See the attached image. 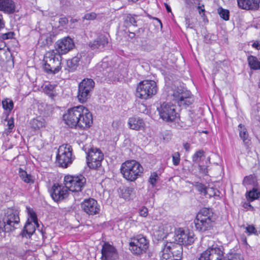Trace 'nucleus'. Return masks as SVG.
<instances>
[{"instance_id": "473e14b6", "label": "nucleus", "mask_w": 260, "mask_h": 260, "mask_svg": "<svg viewBox=\"0 0 260 260\" xmlns=\"http://www.w3.org/2000/svg\"><path fill=\"white\" fill-rule=\"evenodd\" d=\"M244 186L252 185L255 186L257 185V179L255 176L250 175L244 177L243 181Z\"/></svg>"}, {"instance_id": "de8ad7c7", "label": "nucleus", "mask_w": 260, "mask_h": 260, "mask_svg": "<svg viewBox=\"0 0 260 260\" xmlns=\"http://www.w3.org/2000/svg\"><path fill=\"white\" fill-rule=\"evenodd\" d=\"M173 162L174 166H178L180 163V153L178 152L174 153L172 155Z\"/></svg>"}, {"instance_id": "1a4fd4ad", "label": "nucleus", "mask_w": 260, "mask_h": 260, "mask_svg": "<svg viewBox=\"0 0 260 260\" xmlns=\"http://www.w3.org/2000/svg\"><path fill=\"white\" fill-rule=\"evenodd\" d=\"M94 86V81L90 78H85L79 83L77 98L80 103H84L90 99Z\"/></svg>"}, {"instance_id": "7ed1b4c3", "label": "nucleus", "mask_w": 260, "mask_h": 260, "mask_svg": "<svg viewBox=\"0 0 260 260\" xmlns=\"http://www.w3.org/2000/svg\"><path fill=\"white\" fill-rule=\"evenodd\" d=\"M170 94L172 96V100L180 107L186 108L194 102L191 92L177 83L171 87Z\"/></svg>"}, {"instance_id": "864d4df0", "label": "nucleus", "mask_w": 260, "mask_h": 260, "mask_svg": "<svg viewBox=\"0 0 260 260\" xmlns=\"http://www.w3.org/2000/svg\"><path fill=\"white\" fill-rule=\"evenodd\" d=\"M228 260H244L240 254H235L231 258H228Z\"/></svg>"}, {"instance_id": "0eeeda50", "label": "nucleus", "mask_w": 260, "mask_h": 260, "mask_svg": "<svg viewBox=\"0 0 260 260\" xmlns=\"http://www.w3.org/2000/svg\"><path fill=\"white\" fill-rule=\"evenodd\" d=\"M157 91L156 83L153 80H143L137 85L136 95L137 97L147 100L155 95Z\"/></svg>"}, {"instance_id": "39448f33", "label": "nucleus", "mask_w": 260, "mask_h": 260, "mask_svg": "<svg viewBox=\"0 0 260 260\" xmlns=\"http://www.w3.org/2000/svg\"><path fill=\"white\" fill-rule=\"evenodd\" d=\"M166 243L163 242L161 249V260H181L183 254V247L175 241L169 240Z\"/></svg>"}, {"instance_id": "09e8293b", "label": "nucleus", "mask_w": 260, "mask_h": 260, "mask_svg": "<svg viewBox=\"0 0 260 260\" xmlns=\"http://www.w3.org/2000/svg\"><path fill=\"white\" fill-rule=\"evenodd\" d=\"M13 35H14V33L12 32H9L7 33H5V34H2V38L4 40L11 39V38H13Z\"/></svg>"}, {"instance_id": "6ab92c4d", "label": "nucleus", "mask_w": 260, "mask_h": 260, "mask_svg": "<svg viewBox=\"0 0 260 260\" xmlns=\"http://www.w3.org/2000/svg\"><path fill=\"white\" fill-rule=\"evenodd\" d=\"M50 194L54 201L58 202L68 197V191L66 187L54 184L50 190Z\"/></svg>"}, {"instance_id": "bf43d9fd", "label": "nucleus", "mask_w": 260, "mask_h": 260, "mask_svg": "<svg viewBox=\"0 0 260 260\" xmlns=\"http://www.w3.org/2000/svg\"><path fill=\"white\" fill-rule=\"evenodd\" d=\"M209 38V35H207L204 37V41L206 43H210V39Z\"/></svg>"}, {"instance_id": "4c0bfd02", "label": "nucleus", "mask_w": 260, "mask_h": 260, "mask_svg": "<svg viewBox=\"0 0 260 260\" xmlns=\"http://www.w3.org/2000/svg\"><path fill=\"white\" fill-rule=\"evenodd\" d=\"M2 105L5 110L11 111L14 107L13 102L10 100L7 99L2 101Z\"/></svg>"}, {"instance_id": "6e6d98bb", "label": "nucleus", "mask_w": 260, "mask_h": 260, "mask_svg": "<svg viewBox=\"0 0 260 260\" xmlns=\"http://www.w3.org/2000/svg\"><path fill=\"white\" fill-rule=\"evenodd\" d=\"M252 46L253 48H256L257 50H260V42L258 41H255L253 42V43L252 44Z\"/></svg>"}, {"instance_id": "dca6fc26", "label": "nucleus", "mask_w": 260, "mask_h": 260, "mask_svg": "<svg viewBox=\"0 0 260 260\" xmlns=\"http://www.w3.org/2000/svg\"><path fill=\"white\" fill-rule=\"evenodd\" d=\"M82 209L89 215H93L99 213L100 206L98 202L92 198L85 200L81 204Z\"/></svg>"}, {"instance_id": "a18cd8bd", "label": "nucleus", "mask_w": 260, "mask_h": 260, "mask_svg": "<svg viewBox=\"0 0 260 260\" xmlns=\"http://www.w3.org/2000/svg\"><path fill=\"white\" fill-rule=\"evenodd\" d=\"M246 233H247L248 235L251 234H254L255 235H258L257 230L253 225H248L246 228Z\"/></svg>"}, {"instance_id": "5fc2aeb1", "label": "nucleus", "mask_w": 260, "mask_h": 260, "mask_svg": "<svg viewBox=\"0 0 260 260\" xmlns=\"http://www.w3.org/2000/svg\"><path fill=\"white\" fill-rule=\"evenodd\" d=\"M185 24L187 28H193V26L192 25L191 23H190V20L189 18H185Z\"/></svg>"}, {"instance_id": "4be33fe9", "label": "nucleus", "mask_w": 260, "mask_h": 260, "mask_svg": "<svg viewBox=\"0 0 260 260\" xmlns=\"http://www.w3.org/2000/svg\"><path fill=\"white\" fill-rule=\"evenodd\" d=\"M173 227L170 224L162 225L159 226L154 235L157 237L158 240H164L171 236L174 237L175 234L173 233Z\"/></svg>"}, {"instance_id": "20e7f679", "label": "nucleus", "mask_w": 260, "mask_h": 260, "mask_svg": "<svg viewBox=\"0 0 260 260\" xmlns=\"http://www.w3.org/2000/svg\"><path fill=\"white\" fill-rule=\"evenodd\" d=\"M120 172L126 180L133 182L142 175L143 168L138 161L129 160L122 164Z\"/></svg>"}, {"instance_id": "412c9836", "label": "nucleus", "mask_w": 260, "mask_h": 260, "mask_svg": "<svg viewBox=\"0 0 260 260\" xmlns=\"http://www.w3.org/2000/svg\"><path fill=\"white\" fill-rule=\"evenodd\" d=\"M108 45V38L105 35H100L95 40L89 44V46L92 50L104 51Z\"/></svg>"}, {"instance_id": "f257e3e1", "label": "nucleus", "mask_w": 260, "mask_h": 260, "mask_svg": "<svg viewBox=\"0 0 260 260\" xmlns=\"http://www.w3.org/2000/svg\"><path fill=\"white\" fill-rule=\"evenodd\" d=\"M63 120L71 128L86 129L92 123V116L84 106L80 105L69 109L63 114Z\"/></svg>"}, {"instance_id": "2eb2a0df", "label": "nucleus", "mask_w": 260, "mask_h": 260, "mask_svg": "<svg viewBox=\"0 0 260 260\" xmlns=\"http://www.w3.org/2000/svg\"><path fill=\"white\" fill-rule=\"evenodd\" d=\"M174 241L181 246L189 245L193 243L194 234L189 231L178 230L174 235Z\"/></svg>"}, {"instance_id": "b1692460", "label": "nucleus", "mask_w": 260, "mask_h": 260, "mask_svg": "<svg viewBox=\"0 0 260 260\" xmlns=\"http://www.w3.org/2000/svg\"><path fill=\"white\" fill-rule=\"evenodd\" d=\"M0 11L8 14H13L16 12V5L12 0H0Z\"/></svg>"}, {"instance_id": "4d7b16f0", "label": "nucleus", "mask_w": 260, "mask_h": 260, "mask_svg": "<svg viewBox=\"0 0 260 260\" xmlns=\"http://www.w3.org/2000/svg\"><path fill=\"white\" fill-rule=\"evenodd\" d=\"M120 124V122L119 121H114L112 123V126L114 128H117L119 125Z\"/></svg>"}, {"instance_id": "9b49d317", "label": "nucleus", "mask_w": 260, "mask_h": 260, "mask_svg": "<svg viewBox=\"0 0 260 260\" xmlns=\"http://www.w3.org/2000/svg\"><path fill=\"white\" fill-rule=\"evenodd\" d=\"M157 110L160 118L166 122L174 121L177 117L176 106L172 104L164 103Z\"/></svg>"}, {"instance_id": "8fccbe9b", "label": "nucleus", "mask_w": 260, "mask_h": 260, "mask_svg": "<svg viewBox=\"0 0 260 260\" xmlns=\"http://www.w3.org/2000/svg\"><path fill=\"white\" fill-rule=\"evenodd\" d=\"M243 207L245 209L247 210H249L251 211H253L254 210V207L250 204L249 202H245L243 204Z\"/></svg>"}, {"instance_id": "4468645a", "label": "nucleus", "mask_w": 260, "mask_h": 260, "mask_svg": "<svg viewBox=\"0 0 260 260\" xmlns=\"http://www.w3.org/2000/svg\"><path fill=\"white\" fill-rule=\"evenodd\" d=\"M75 47L72 39L67 37L57 41L55 44V52L61 55L65 54L72 50Z\"/></svg>"}, {"instance_id": "ddd939ff", "label": "nucleus", "mask_w": 260, "mask_h": 260, "mask_svg": "<svg viewBox=\"0 0 260 260\" xmlns=\"http://www.w3.org/2000/svg\"><path fill=\"white\" fill-rule=\"evenodd\" d=\"M87 164L91 169H96L101 166L104 154L101 150L96 148H91L87 152Z\"/></svg>"}, {"instance_id": "603ef678", "label": "nucleus", "mask_w": 260, "mask_h": 260, "mask_svg": "<svg viewBox=\"0 0 260 260\" xmlns=\"http://www.w3.org/2000/svg\"><path fill=\"white\" fill-rule=\"evenodd\" d=\"M148 210L146 208H143L140 211V214L141 216L146 217L147 215Z\"/></svg>"}, {"instance_id": "a211bd4d", "label": "nucleus", "mask_w": 260, "mask_h": 260, "mask_svg": "<svg viewBox=\"0 0 260 260\" xmlns=\"http://www.w3.org/2000/svg\"><path fill=\"white\" fill-rule=\"evenodd\" d=\"M101 252L102 260H115L118 257L116 248L107 242L103 244Z\"/></svg>"}, {"instance_id": "ea45409f", "label": "nucleus", "mask_w": 260, "mask_h": 260, "mask_svg": "<svg viewBox=\"0 0 260 260\" xmlns=\"http://www.w3.org/2000/svg\"><path fill=\"white\" fill-rule=\"evenodd\" d=\"M204 151L203 150H200L197 151L192 156V161L196 164L199 163L201 157L204 155Z\"/></svg>"}, {"instance_id": "9d476101", "label": "nucleus", "mask_w": 260, "mask_h": 260, "mask_svg": "<svg viewBox=\"0 0 260 260\" xmlns=\"http://www.w3.org/2000/svg\"><path fill=\"white\" fill-rule=\"evenodd\" d=\"M86 179L83 175H67L64 177L66 187L73 192L81 191L86 183Z\"/></svg>"}, {"instance_id": "5701e85b", "label": "nucleus", "mask_w": 260, "mask_h": 260, "mask_svg": "<svg viewBox=\"0 0 260 260\" xmlns=\"http://www.w3.org/2000/svg\"><path fill=\"white\" fill-rule=\"evenodd\" d=\"M237 2L242 9L256 11L259 8L260 0H237Z\"/></svg>"}, {"instance_id": "e2e57ef3", "label": "nucleus", "mask_w": 260, "mask_h": 260, "mask_svg": "<svg viewBox=\"0 0 260 260\" xmlns=\"http://www.w3.org/2000/svg\"><path fill=\"white\" fill-rule=\"evenodd\" d=\"M165 7H166V10H167V12H171V7L166 3L165 4Z\"/></svg>"}, {"instance_id": "13d9d810", "label": "nucleus", "mask_w": 260, "mask_h": 260, "mask_svg": "<svg viewBox=\"0 0 260 260\" xmlns=\"http://www.w3.org/2000/svg\"><path fill=\"white\" fill-rule=\"evenodd\" d=\"M183 147L186 151H188L190 149V144L188 143H184Z\"/></svg>"}, {"instance_id": "49530a36", "label": "nucleus", "mask_w": 260, "mask_h": 260, "mask_svg": "<svg viewBox=\"0 0 260 260\" xmlns=\"http://www.w3.org/2000/svg\"><path fill=\"white\" fill-rule=\"evenodd\" d=\"M97 17V14L94 12H91L85 14L83 17V19L87 20H94Z\"/></svg>"}, {"instance_id": "58836bf2", "label": "nucleus", "mask_w": 260, "mask_h": 260, "mask_svg": "<svg viewBox=\"0 0 260 260\" xmlns=\"http://www.w3.org/2000/svg\"><path fill=\"white\" fill-rule=\"evenodd\" d=\"M7 126L8 128L5 129L4 133L8 135L12 132L14 127V118L13 117H11L7 120Z\"/></svg>"}, {"instance_id": "2f4dec72", "label": "nucleus", "mask_w": 260, "mask_h": 260, "mask_svg": "<svg viewBox=\"0 0 260 260\" xmlns=\"http://www.w3.org/2000/svg\"><path fill=\"white\" fill-rule=\"evenodd\" d=\"M246 197L249 201L252 202L259 198L260 191L253 187L252 190L246 192Z\"/></svg>"}, {"instance_id": "f03ea898", "label": "nucleus", "mask_w": 260, "mask_h": 260, "mask_svg": "<svg viewBox=\"0 0 260 260\" xmlns=\"http://www.w3.org/2000/svg\"><path fill=\"white\" fill-rule=\"evenodd\" d=\"M215 219L212 209L202 208L194 220L196 230L201 233H205L211 230L213 228Z\"/></svg>"}, {"instance_id": "c85d7f7f", "label": "nucleus", "mask_w": 260, "mask_h": 260, "mask_svg": "<svg viewBox=\"0 0 260 260\" xmlns=\"http://www.w3.org/2000/svg\"><path fill=\"white\" fill-rule=\"evenodd\" d=\"M248 66L253 70H260V61L256 56L250 55L247 58Z\"/></svg>"}, {"instance_id": "7c9ffc66", "label": "nucleus", "mask_w": 260, "mask_h": 260, "mask_svg": "<svg viewBox=\"0 0 260 260\" xmlns=\"http://www.w3.org/2000/svg\"><path fill=\"white\" fill-rule=\"evenodd\" d=\"M238 131L239 132V136L240 138L243 140L245 144H246L249 141V135L247 129L245 126L242 124H240L238 125Z\"/></svg>"}, {"instance_id": "0e129e2a", "label": "nucleus", "mask_w": 260, "mask_h": 260, "mask_svg": "<svg viewBox=\"0 0 260 260\" xmlns=\"http://www.w3.org/2000/svg\"><path fill=\"white\" fill-rule=\"evenodd\" d=\"M135 35H136L135 33L132 32H129V34H128V37L130 38L133 39V38H135Z\"/></svg>"}, {"instance_id": "774afa93", "label": "nucleus", "mask_w": 260, "mask_h": 260, "mask_svg": "<svg viewBox=\"0 0 260 260\" xmlns=\"http://www.w3.org/2000/svg\"><path fill=\"white\" fill-rule=\"evenodd\" d=\"M213 196H216V192H214Z\"/></svg>"}, {"instance_id": "bb28decb", "label": "nucleus", "mask_w": 260, "mask_h": 260, "mask_svg": "<svg viewBox=\"0 0 260 260\" xmlns=\"http://www.w3.org/2000/svg\"><path fill=\"white\" fill-rule=\"evenodd\" d=\"M35 227L34 224L31 223V221H29L28 220L26 221L25 225L23 228V230L21 232L20 235L22 237H27V235L28 237H30V236L35 232Z\"/></svg>"}, {"instance_id": "052dcab7", "label": "nucleus", "mask_w": 260, "mask_h": 260, "mask_svg": "<svg viewBox=\"0 0 260 260\" xmlns=\"http://www.w3.org/2000/svg\"><path fill=\"white\" fill-rule=\"evenodd\" d=\"M200 170L202 171L204 173H206L207 172V168L205 167H203L201 166H199Z\"/></svg>"}, {"instance_id": "cd10ccee", "label": "nucleus", "mask_w": 260, "mask_h": 260, "mask_svg": "<svg viewBox=\"0 0 260 260\" xmlns=\"http://www.w3.org/2000/svg\"><path fill=\"white\" fill-rule=\"evenodd\" d=\"M31 127L37 129L44 127L45 126V120L41 116L37 117L32 119L30 122Z\"/></svg>"}, {"instance_id": "c756f323", "label": "nucleus", "mask_w": 260, "mask_h": 260, "mask_svg": "<svg viewBox=\"0 0 260 260\" xmlns=\"http://www.w3.org/2000/svg\"><path fill=\"white\" fill-rule=\"evenodd\" d=\"M52 42V35L49 33L42 35L39 40V44L42 47L48 46L51 44Z\"/></svg>"}, {"instance_id": "3c124183", "label": "nucleus", "mask_w": 260, "mask_h": 260, "mask_svg": "<svg viewBox=\"0 0 260 260\" xmlns=\"http://www.w3.org/2000/svg\"><path fill=\"white\" fill-rule=\"evenodd\" d=\"M59 22L61 25H64L68 22V20L66 17H62L59 19Z\"/></svg>"}, {"instance_id": "a878e982", "label": "nucleus", "mask_w": 260, "mask_h": 260, "mask_svg": "<svg viewBox=\"0 0 260 260\" xmlns=\"http://www.w3.org/2000/svg\"><path fill=\"white\" fill-rule=\"evenodd\" d=\"M85 57V53L78 54L76 56L73 57L71 59L68 60L67 62L68 70L69 72L74 71L79 65V61L83 60Z\"/></svg>"}, {"instance_id": "aec40b11", "label": "nucleus", "mask_w": 260, "mask_h": 260, "mask_svg": "<svg viewBox=\"0 0 260 260\" xmlns=\"http://www.w3.org/2000/svg\"><path fill=\"white\" fill-rule=\"evenodd\" d=\"M95 72L98 77L104 76L112 78L113 69L108 62L102 61L96 66Z\"/></svg>"}, {"instance_id": "37998d69", "label": "nucleus", "mask_w": 260, "mask_h": 260, "mask_svg": "<svg viewBox=\"0 0 260 260\" xmlns=\"http://www.w3.org/2000/svg\"><path fill=\"white\" fill-rule=\"evenodd\" d=\"M159 177L156 173H153L149 177V182L152 185V187H154L158 180Z\"/></svg>"}, {"instance_id": "c03bdc74", "label": "nucleus", "mask_w": 260, "mask_h": 260, "mask_svg": "<svg viewBox=\"0 0 260 260\" xmlns=\"http://www.w3.org/2000/svg\"><path fill=\"white\" fill-rule=\"evenodd\" d=\"M208 248L200 254L199 260H211Z\"/></svg>"}, {"instance_id": "e433bc0d", "label": "nucleus", "mask_w": 260, "mask_h": 260, "mask_svg": "<svg viewBox=\"0 0 260 260\" xmlns=\"http://www.w3.org/2000/svg\"><path fill=\"white\" fill-rule=\"evenodd\" d=\"M218 13L220 17L223 20L226 21L229 20L230 12L228 10L220 7L218 9Z\"/></svg>"}, {"instance_id": "79ce46f5", "label": "nucleus", "mask_w": 260, "mask_h": 260, "mask_svg": "<svg viewBox=\"0 0 260 260\" xmlns=\"http://www.w3.org/2000/svg\"><path fill=\"white\" fill-rule=\"evenodd\" d=\"M125 22L127 24V25H134L135 26H137V21L135 18L130 14L126 16L125 19Z\"/></svg>"}, {"instance_id": "f8f14e48", "label": "nucleus", "mask_w": 260, "mask_h": 260, "mask_svg": "<svg viewBox=\"0 0 260 260\" xmlns=\"http://www.w3.org/2000/svg\"><path fill=\"white\" fill-rule=\"evenodd\" d=\"M72 148L71 146H60L56 156V161L59 166L66 168L72 164L73 158Z\"/></svg>"}, {"instance_id": "c9c22d12", "label": "nucleus", "mask_w": 260, "mask_h": 260, "mask_svg": "<svg viewBox=\"0 0 260 260\" xmlns=\"http://www.w3.org/2000/svg\"><path fill=\"white\" fill-rule=\"evenodd\" d=\"M55 85L48 84L46 85L43 89L44 92L49 97L53 98L55 96Z\"/></svg>"}, {"instance_id": "f3484780", "label": "nucleus", "mask_w": 260, "mask_h": 260, "mask_svg": "<svg viewBox=\"0 0 260 260\" xmlns=\"http://www.w3.org/2000/svg\"><path fill=\"white\" fill-rule=\"evenodd\" d=\"M208 248L211 260H228L223 256V247L220 242H214Z\"/></svg>"}, {"instance_id": "338daca9", "label": "nucleus", "mask_w": 260, "mask_h": 260, "mask_svg": "<svg viewBox=\"0 0 260 260\" xmlns=\"http://www.w3.org/2000/svg\"><path fill=\"white\" fill-rule=\"evenodd\" d=\"M258 87H259V88H260V79H259V80L258 82Z\"/></svg>"}, {"instance_id": "393cba45", "label": "nucleus", "mask_w": 260, "mask_h": 260, "mask_svg": "<svg viewBox=\"0 0 260 260\" xmlns=\"http://www.w3.org/2000/svg\"><path fill=\"white\" fill-rule=\"evenodd\" d=\"M128 124L131 129L139 131L143 129L145 127L144 120L139 117L133 116L129 118Z\"/></svg>"}, {"instance_id": "680f3d73", "label": "nucleus", "mask_w": 260, "mask_h": 260, "mask_svg": "<svg viewBox=\"0 0 260 260\" xmlns=\"http://www.w3.org/2000/svg\"><path fill=\"white\" fill-rule=\"evenodd\" d=\"M202 7H204V5H202V6H199L198 7V10L199 11L200 14H201V12H205V9H202Z\"/></svg>"}, {"instance_id": "a19ab883", "label": "nucleus", "mask_w": 260, "mask_h": 260, "mask_svg": "<svg viewBox=\"0 0 260 260\" xmlns=\"http://www.w3.org/2000/svg\"><path fill=\"white\" fill-rule=\"evenodd\" d=\"M27 209L28 211L29 217L31 218L32 221L34 222V223L38 227L39 224L36 213L33 211L32 209L29 208H27Z\"/></svg>"}, {"instance_id": "6e6552de", "label": "nucleus", "mask_w": 260, "mask_h": 260, "mask_svg": "<svg viewBox=\"0 0 260 260\" xmlns=\"http://www.w3.org/2000/svg\"><path fill=\"white\" fill-rule=\"evenodd\" d=\"M129 246L133 254L140 256L146 253L149 246V241L143 235H139L131 239Z\"/></svg>"}, {"instance_id": "f704fd0d", "label": "nucleus", "mask_w": 260, "mask_h": 260, "mask_svg": "<svg viewBox=\"0 0 260 260\" xmlns=\"http://www.w3.org/2000/svg\"><path fill=\"white\" fill-rule=\"evenodd\" d=\"M196 189L201 193H203L204 195H207L209 192L213 191V188H207L206 186L201 183H197L195 185Z\"/></svg>"}, {"instance_id": "423d86ee", "label": "nucleus", "mask_w": 260, "mask_h": 260, "mask_svg": "<svg viewBox=\"0 0 260 260\" xmlns=\"http://www.w3.org/2000/svg\"><path fill=\"white\" fill-rule=\"evenodd\" d=\"M61 56L54 50L47 52L43 61L45 72L52 74L57 73L61 69Z\"/></svg>"}, {"instance_id": "72a5a7b5", "label": "nucleus", "mask_w": 260, "mask_h": 260, "mask_svg": "<svg viewBox=\"0 0 260 260\" xmlns=\"http://www.w3.org/2000/svg\"><path fill=\"white\" fill-rule=\"evenodd\" d=\"M19 174L21 179L25 183H33L34 182L31 175L28 174L26 171L23 170L21 168L19 169Z\"/></svg>"}, {"instance_id": "69168bd1", "label": "nucleus", "mask_w": 260, "mask_h": 260, "mask_svg": "<svg viewBox=\"0 0 260 260\" xmlns=\"http://www.w3.org/2000/svg\"><path fill=\"white\" fill-rule=\"evenodd\" d=\"M153 19L157 20L159 23V24L161 26V27H162V23H161V21L157 18H153Z\"/></svg>"}]
</instances>
